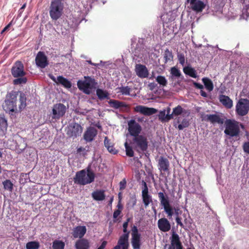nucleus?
Here are the masks:
<instances>
[{
    "label": "nucleus",
    "instance_id": "nucleus-1",
    "mask_svg": "<svg viewBox=\"0 0 249 249\" xmlns=\"http://www.w3.org/2000/svg\"><path fill=\"white\" fill-rule=\"evenodd\" d=\"M95 174L89 168L87 170L83 169L76 172L73 180L75 183L85 185L94 181Z\"/></svg>",
    "mask_w": 249,
    "mask_h": 249
},
{
    "label": "nucleus",
    "instance_id": "nucleus-2",
    "mask_svg": "<svg viewBox=\"0 0 249 249\" xmlns=\"http://www.w3.org/2000/svg\"><path fill=\"white\" fill-rule=\"evenodd\" d=\"M18 94V92L12 90L7 94L4 103L2 105L3 109L6 112L17 111V102Z\"/></svg>",
    "mask_w": 249,
    "mask_h": 249
},
{
    "label": "nucleus",
    "instance_id": "nucleus-3",
    "mask_svg": "<svg viewBox=\"0 0 249 249\" xmlns=\"http://www.w3.org/2000/svg\"><path fill=\"white\" fill-rule=\"evenodd\" d=\"M240 133L239 123L230 119L225 122L224 133L231 137L238 136Z\"/></svg>",
    "mask_w": 249,
    "mask_h": 249
},
{
    "label": "nucleus",
    "instance_id": "nucleus-4",
    "mask_svg": "<svg viewBox=\"0 0 249 249\" xmlns=\"http://www.w3.org/2000/svg\"><path fill=\"white\" fill-rule=\"evenodd\" d=\"M131 143L135 150L139 152H143L147 150L148 142L147 138L143 135L133 137Z\"/></svg>",
    "mask_w": 249,
    "mask_h": 249
},
{
    "label": "nucleus",
    "instance_id": "nucleus-5",
    "mask_svg": "<svg viewBox=\"0 0 249 249\" xmlns=\"http://www.w3.org/2000/svg\"><path fill=\"white\" fill-rule=\"evenodd\" d=\"M63 10V4L60 0H54L52 1L50 7L49 14L51 18L56 20L59 18L62 15Z\"/></svg>",
    "mask_w": 249,
    "mask_h": 249
},
{
    "label": "nucleus",
    "instance_id": "nucleus-6",
    "mask_svg": "<svg viewBox=\"0 0 249 249\" xmlns=\"http://www.w3.org/2000/svg\"><path fill=\"white\" fill-rule=\"evenodd\" d=\"M84 81H79L77 82L78 88L82 90L86 94L90 93L91 90L96 84L95 79L90 77H85Z\"/></svg>",
    "mask_w": 249,
    "mask_h": 249
},
{
    "label": "nucleus",
    "instance_id": "nucleus-7",
    "mask_svg": "<svg viewBox=\"0 0 249 249\" xmlns=\"http://www.w3.org/2000/svg\"><path fill=\"white\" fill-rule=\"evenodd\" d=\"M158 197L161 205L163 207L164 211L167 214L168 216L171 218L173 215V209L170 205L168 196L164 192H159Z\"/></svg>",
    "mask_w": 249,
    "mask_h": 249
},
{
    "label": "nucleus",
    "instance_id": "nucleus-8",
    "mask_svg": "<svg viewBox=\"0 0 249 249\" xmlns=\"http://www.w3.org/2000/svg\"><path fill=\"white\" fill-rule=\"evenodd\" d=\"M249 111V100L240 98L237 102L235 107L236 114L241 116L246 115Z\"/></svg>",
    "mask_w": 249,
    "mask_h": 249
},
{
    "label": "nucleus",
    "instance_id": "nucleus-9",
    "mask_svg": "<svg viewBox=\"0 0 249 249\" xmlns=\"http://www.w3.org/2000/svg\"><path fill=\"white\" fill-rule=\"evenodd\" d=\"M83 131V127L76 123H72L68 127L67 135L71 138H76L80 136Z\"/></svg>",
    "mask_w": 249,
    "mask_h": 249
},
{
    "label": "nucleus",
    "instance_id": "nucleus-10",
    "mask_svg": "<svg viewBox=\"0 0 249 249\" xmlns=\"http://www.w3.org/2000/svg\"><path fill=\"white\" fill-rule=\"evenodd\" d=\"M66 112V106L61 103L54 104L52 109V118L59 119L63 117Z\"/></svg>",
    "mask_w": 249,
    "mask_h": 249
},
{
    "label": "nucleus",
    "instance_id": "nucleus-11",
    "mask_svg": "<svg viewBox=\"0 0 249 249\" xmlns=\"http://www.w3.org/2000/svg\"><path fill=\"white\" fill-rule=\"evenodd\" d=\"M11 73L14 77H21L26 75L24 66L20 61H17L11 69Z\"/></svg>",
    "mask_w": 249,
    "mask_h": 249
},
{
    "label": "nucleus",
    "instance_id": "nucleus-12",
    "mask_svg": "<svg viewBox=\"0 0 249 249\" xmlns=\"http://www.w3.org/2000/svg\"><path fill=\"white\" fill-rule=\"evenodd\" d=\"M128 131L133 137L139 135L142 130L141 125L137 123L135 120H130L128 122Z\"/></svg>",
    "mask_w": 249,
    "mask_h": 249
},
{
    "label": "nucleus",
    "instance_id": "nucleus-13",
    "mask_svg": "<svg viewBox=\"0 0 249 249\" xmlns=\"http://www.w3.org/2000/svg\"><path fill=\"white\" fill-rule=\"evenodd\" d=\"M158 167L161 174L167 173L170 172V162L165 157L160 156L158 160Z\"/></svg>",
    "mask_w": 249,
    "mask_h": 249
},
{
    "label": "nucleus",
    "instance_id": "nucleus-14",
    "mask_svg": "<svg viewBox=\"0 0 249 249\" xmlns=\"http://www.w3.org/2000/svg\"><path fill=\"white\" fill-rule=\"evenodd\" d=\"M201 118L202 121L210 122L213 124L217 123L222 124L224 122V119L217 114H206L203 113L201 115Z\"/></svg>",
    "mask_w": 249,
    "mask_h": 249
},
{
    "label": "nucleus",
    "instance_id": "nucleus-15",
    "mask_svg": "<svg viewBox=\"0 0 249 249\" xmlns=\"http://www.w3.org/2000/svg\"><path fill=\"white\" fill-rule=\"evenodd\" d=\"M35 61L36 65L41 68H45L49 65L47 57L43 52H38Z\"/></svg>",
    "mask_w": 249,
    "mask_h": 249
},
{
    "label": "nucleus",
    "instance_id": "nucleus-16",
    "mask_svg": "<svg viewBox=\"0 0 249 249\" xmlns=\"http://www.w3.org/2000/svg\"><path fill=\"white\" fill-rule=\"evenodd\" d=\"M134 111L146 116L153 115L157 112V110L154 108L148 107L142 105H138L135 107L134 108Z\"/></svg>",
    "mask_w": 249,
    "mask_h": 249
},
{
    "label": "nucleus",
    "instance_id": "nucleus-17",
    "mask_svg": "<svg viewBox=\"0 0 249 249\" xmlns=\"http://www.w3.org/2000/svg\"><path fill=\"white\" fill-rule=\"evenodd\" d=\"M144 186L142 190V196L143 203L146 208L150 203L152 202V196L149 194L148 188L145 182L142 181Z\"/></svg>",
    "mask_w": 249,
    "mask_h": 249
},
{
    "label": "nucleus",
    "instance_id": "nucleus-18",
    "mask_svg": "<svg viewBox=\"0 0 249 249\" xmlns=\"http://www.w3.org/2000/svg\"><path fill=\"white\" fill-rule=\"evenodd\" d=\"M97 130L93 127H89L84 134V139L86 142H91L94 140L97 135Z\"/></svg>",
    "mask_w": 249,
    "mask_h": 249
},
{
    "label": "nucleus",
    "instance_id": "nucleus-19",
    "mask_svg": "<svg viewBox=\"0 0 249 249\" xmlns=\"http://www.w3.org/2000/svg\"><path fill=\"white\" fill-rule=\"evenodd\" d=\"M135 71L137 75L140 78H147L149 75L148 71L145 65L141 64H136Z\"/></svg>",
    "mask_w": 249,
    "mask_h": 249
},
{
    "label": "nucleus",
    "instance_id": "nucleus-20",
    "mask_svg": "<svg viewBox=\"0 0 249 249\" xmlns=\"http://www.w3.org/2000/svg\"><path fill=\"white\" fill-rule=\"evenodd\" d=\"M168 249H182V246L179 240V236L173 233L171 237V245Z\"/></svg>",
    "mask_w": 249,
    "mask_h": 249
},
{
    "label": "nucleus",
    "instance_id": "nucleus-21",
    "mask_svg": "<svg viewBox=\"0 0 249 249\" xmlns=\"http://www.w3.org/2000/svg\"><path fill=\"white\" fill-rule=\"evenodd\" d=\"M159 229L163 232H167L171 229V224L166 218H161L158 221Z\"/></svg>",
    "mask_w": 249,
    "mask_h": 249
},
{
    "label": "nucleus",
    "instance_id": "nucleus-22",
    "mask_svg": "<svg viewBox=\"0 0 249 249\" xmlns=\"http://www.w3.org/2000/svg\"><path fill=\"white\" fill-rule=\"evenodd\" d=\"M87 231V229L84 226H78L73 230L72 234L74 238H83Z\"/></svg>",
    "mask_w": 249,
    "mask_h": 249
},
{
    "label": "nucleus",
    "instance_id": "nucleus-23",
    "mask_svg": "<svg viewBox=\"0 0 249 249\" xmlns=\"http://www.w3.org/2000/svg\"><path fill=\"white\" fill-rule=\"evenodd\" d=\"M190 5L192 9L197 13L202 12L206 6L203 1L200 0L190 1Z\"/></svg>",
    "mask_w": 249,
    "mask_h": 249
},
{
    "label": "nucleus",
    "instance_id": "nucleus-24",
    "mask_svg": "<svg viewBox=\"0 0 249 249\" xmlns=\"http://www.w3.org/2000/svg\"><path fill=\"white\" fill-rule=\"evenodd\" d=\"M220 102L227 108H231L233 106L232 100L228 96L220 95L219 96Z\"/></svg>",
    "mask_w": 249,
    "mask_h": 249
},
{
    "label": "nucleus",
    "instance_id": "nucleus-25",
    "mask_svg": "<svg viewBox=\"0 0 249 249\" xmlns=\"http://www.w3.org/2000/svg\"><path fill=\"white\" fill-rule=\"evenodd\" d=\"M90 247L89 240L85 238L80 239L75 244L76 249H89Z\"/></svg>",
    "mask_w": 249,
    "mask_h": 249
},
{
    "label": "nucleus",
    "instance_id": "nucleus-26",
    "mask_svg": "<svg viewBox=\"0 0 249 249\" xmlns=\"http://www.w3.org/2000/svg\"><path fill=\"white\" fill-rule=\"evenodd\" d=\"M163 64L161 65L164 66L167 63H170L173 61V54L172 52L169 49H166L163 54Z\"/></svg>",
    "mask_w": 249,
    "mask_h": 249
},
{
    "label": "nucleus",
    "instance_id": "nucleus-27",
    "mask_svg": "<svg viewBox=\"0 0 249 249\" xmlns=\"http://www.w3.org/2000/svg\"><path fill=\"white\" fill-rule=\"evenodd\" d=\"M104 145L107 149L108 151L113 154H116L118 152L114 147V144L111 142L107 137H105L104 139Z\"/></svg>",
    "mask_w": 249,
    "mask_h": 249
},
{
    "label": "nucleus",
    "instance_id": "nucleus-28",
    "mask_svg": "<svg viewBox=\"0 0 249 249\" xmlns=\"http://www.w3.org/2000/svg\"><path fill=\"white\" fill-rule=\"evenodd\" d=\"M108 104L111 107L115 109L127 107V105L125 102L113 99L110 100L108 101Z\"/></svg>",
    "mask_w": 249,
    "mask_h": 249
},
{
    "label": "nucleus",
    "instance_id": "nucleus-29",
    "mask_svg": "<svg viewBox=\"0 0 249 249\" xmlns=\"http://www.w3.org/2000/svg\"><path fill=\"white\" fill-rule=\"evenodd\" d=\"M128 237L129 232L124 233L121 235L118 241L117 245L116 246H119L120 249L122 246H129Z\"/></svg>",
    "mask_w": 249,
    "mask_h": 249
},
{
    "label": "nucleus",
    "instance_id": "nucleus-30",
    "mask_svg": "<svg viewBox=\"0 0 249 249\" xmlns=\"http://www.w3.org/2000/svg\"><path fill=\"white\" fill-rule=\"evenodd\" d=\"M243 7L241 17L243 19H247L249 18V1L244 0Z\"/></svg>",
    "mask_w": 249,
    "mask_h": 249
},
{
    "label": "nucleus",
    "instance_id": "nucleus-31",
    "mask_svg": "<svg viewBox=\"0 0 249 249\" xmlns=\"http://www.w3.org/2000/svg\"><path fill=\"white\" fill-rule=\"evenodd\" d=\"M57 84H61L64 87L67 89H69L71 87V82L62 76L57 77Z\"/></svg>",
    "mask_w": 249,
    "mask_h": 249
},
{
    "label": "nucleus",
    "instance_id": "nucleus-32",
    "mask_svg": "<svg viewBox=\"0 0 249 249\" xmlns=\"http://www.w3.org/2000/svg\"><path fill=\"white\" fill-rule=\"evenodd\" d=\"M93 198L97 201H102L105 199V195L104 191H95L92 193Z\"/></svg>",
    "mask_w": 249,
    "mask_h": 249
},
{
    "label": "nucleus",
    "instance_id": "nucleus-33",
    "mask_svg": "<svg viewBox=\"0 0 249 249\" xmlns=\"http://www.w3.org/2000/svg\"><path fill=\"white\" fill-rule=\"evenodd\" d=\"M26 95L23 92H20L19 103L18 105L19 111H21L26 107Z\"/></svg>",
    "mask_w": 249,
    "mask_h": 249
},
{
    "label": "nucleus",
    "instance_id": "nucleus-34",
    "mask_svg": "<svg viewBox=\"0 0 249 249\" xmlns=\"http://www.w3.org/2000/svg\"><path fill=\"white\" fill-rule=\"evenodd\" d=\"M131 244L133 249H140L141 247V235L132 236Z\"/></svg>",
    "mask_w": 249,
    "mask_h": 249
},
{
    "label": "nucleus",
    "instance_id": "nucleus-35",
    "mask_svg": "<svg viewBox=\"0 0 249 249\" xmlns=\"http://www.w3.org/2000/svg\"><path fill=\"white\" fill-rule=\"evenodd\" d=\"M159 119L162 122H168L172 119V115L166 114V110H163L160 112L159 115Z\"/></svg>",
    "mask_w": 249,
    "mask_h": 249
},
{
    "label": "nucleus",
    "instance_id": "nucleus-36",
    "mask_svg": "<svg viewBox=\"0 0 249 249\" xmlns=\"http://www.w3.org/2000/svg\"><path fill=\"white\" fill-rule=\"evenodd\" d=\"M202 80L205 87V88L208 91H211L213 90V85L211 79L207 77H204L202 78Z\"/></svg>",
    "mask_w": 249,
    "mask_h": 249
},
{
    "label": "nucleus",
    "instance_id": "nucleus-37",
    "mask_svg": "<svg viewBox=\"0 0 249 249\" xmlns=\"http://www.w3.org/2000/svg\"><path fill=\"white\" fill-rule=\"evenodd\" d=\"M170 78L172 80L174 78H178L181 75L180 71L175 67L171 68L170 70Z\"/></svg>",
    "mask_w": 249,
    "mask_h": 249
},
{
    "label": "nucleus",
    "instance_id": "nucleus-38",
    "mask_svg": "<svg viewBox=\"0 0 249 249\" xmlns=\"http://www.w3.org/2000/svg\"><path fill=\"white\" fill-rule=\"evenodd\" d=\"M174 126L176 127H178V129L182 130L187 127V121L185 119H184L181 121L179 118H178L176 122L175 123Z\"/></svg>",
    "mask_w": 249,
    "mask_h": 249
},
{
    "label": "nucleus",
    "instance_id": "nucleus-39",
    "mask_svg": "<svg viewBox=\"0 0 249 249\" xmlns=\"http://www.w3.org/2000/svg\"><path fill=\"white\" fill-rule=\"evenodd\" d=\"M3 188L4 190L12 192L13 190L14 184L10 179H6L2 182Z\"/></svg>",
    "mask_w": 249,
    "mask_h": 249
},
{
    "label": "nucleus",
    "instance_id": "nucleus-40",
    "mask_svg": "<svg viewBox=\"0 0 249 249\" xmlns=\"http://www.w3.org/2000/svg\"><path fill=\"white\" fill-rule=\"evenodd\" d=\"M96 94L100 100H103L105 98L108 99L109 98L108 93L102 89H97L96 90Z\"/></svg>",
    "mask_w": 249,
    "mask_h": 249
},
{
    "label": "nucleus",
    "instance_id": "nucleus-41",
    "mask_svg": "<svg viewBox=\"0 0 249 249\" xmlns=\"http://www.w3.org/2000/svg\"><path fill=\"white\" fill-rule=\"evenodd\" d=\"M65 243L62 241L55 240L53 242V249H64Z\"/></svg>",
    "mask_w": 249,
    "mask_h": 249
},
{
    "label": "nucleus",
    "instance_id": "nucleus-42",
    "mask_svg": "<svg viewBox=\"0 0 249 249\" xmlns=\"http://www.w3.org/2000/svg\"><path fill=\"white\" fill-rule=\"evenodd\" d=\"M16 79H15L13 83L15 85H19L21 84H25L27 83V79L25 76H22L21 77H16Z\"/></svg>",
    "mask_w": 249,
    "mask_h": 249
},
{
    "label": "nucleus",
    "instance_id": "nucleus-43",
    "mask_svg": "<svg viewBox=\"0 0 249 249\" xmlns=\"http://www.w3.org/2000/svg\"><path fill=\"white\" fill-rule=\"evenodd\" d=\"M39 243L38 241H30L26 245V249H38L39 248Z\"/></svg>",
    "mask_w": 249,
    "mask_h": 249
},
{
    "label": "nucleus",
    "instance_id": "nucleus-44",
    "mask_svg": "<svg viewBox=\"0 0 249 249\" xmlns=\"http://www.w3.org/2000/svg\"><path fill=\"white\" fill-rule=\"evenodd\" d=\"M183 112V108L180 106L178 105L173 108V112L170 115H172V119H173L174 116H178L181 115Z\"/></svg>",
    "mask_w": 249,
    "mask_h": 249
},
{
    "label": "nucleus",
    "instance_id": "nucleus-45",
    "mask_svg": "<svg viewBox=\"0 0 249 249\" xmlns=\"http://www.w3.org/2000/svg\"><path fill=\"white\" fill-rule=\"evenodd\" d=\"M118 89L119 90V92H120L123 95H130V93L131 90V88L128 86H121L118 87Z\"/></svg>",
    "mask_w": 249,
    "mask_h": 249
},
{
    "label": "nucleus",
    "instance_id": "nucleus-46",
    "mask_svg": "<svg viewBox=\"0 0 249 249\" xmlns=\"http://www.w3.org/2000/svg\"><path fill=\"white\" fill-rule=\"evenodd\" d=\"M156 81L162 87H165L167 84V81L163 76H158L156 78Z\"/></svg>",
    "mask_w": 249,
    "mask_h": 249
},
{
    "label": "nucleus",
    "instance_id": "nucleus-47",
    "mask_svg": "<svg viewBox=\"0 0 249 249\" xmlns=\"http://www.w3.org/2000/svg\"><path fill=\"white\" fill-rule=\"evenodd\" d=\"M124 147L125 148L126 154L127 156L132 157L134 156V152L132 148L129 145L127 142L124 143Z\"/></svg>",
    "mask_w": 249,
    "mask_h": 249
},
{
    "label": "nucleus",
    "instance_id": "nucleus-48",
    "mask_svg": "<svg viewBox=\"0 0 249 249\" xmlns=\"http://www.w3.org/2000/svg\"><path fill=\"white\" fill-rule=\"evenodd\" d=\"M188 75L193 77V78H196L198 76L197 74L196 71L191 67L188 64Z\"/></svg>",
    "mask_w": 249,
    "mask_h": 249
},
{
    "label": "nucleus",
    "instance_id": "nucleus-49",
    "mask_svg": "<svg viewBox=\"0 0 249 249\" xmlns=\"http://www.w3.org/2000/svg\"><path fill=\"white\" fill-rule=\"evenodd\" d=\"M178 58L179 63L183 65L185 63V57L183 54L178 53Z\"/></svg>",
    "mask_w": 249,
    "mask_h": 249
},
{
    "label": "nucleus",
    "instance_id": "nucleus-50",
    "mask_svg": "<svg viewBox=\"0 0 249 249\" xmlns=\"http://www.w3.org/2000/svg\"><path fill=\"white\" fill-rule=\"evenodd\" d=\"M77 153L85 156L87 154L86 148L83 147H80L77 149Z\"/></svg>",
    "mask_w": 249,
    "mask_h": 249
},
{
    "label": "nucleus",
    "instance_id": "nucleus-51",
    "mask_svg": "<svg viewBox=\"0 0 249 249\" xmlns=\"http://www.w3.org/2000/svg\"><path fill=\"white\" fill-rule=\"evenodd\" d=\"M243 149L245 153L249 154V142H246L243 143Z\"/></svg>",
    "mask_w": 249,
    "mask_h": 249
},
{
    "label": "nucleus",
    "instance_id": "nucleus-52",
    "mask_svg": "<svg viewBox=\"0 0 249 249\" xmlns=\"http://www.w3.org/2000/svg\"><path fill=\"white\" fill-rule=\"evenodd\" d=\"M131 235L132 237L141 235L140 233H139L137 227L135 226H134L132 228Z\"/></svg>",
    "mask_w": 249,
    "mask_h": 249
},
{
    "label": "nucleus",
    "instance_id": "nucleus-53",
    "mask_svg": "<svg viewBox=\"0 0 249 249\" xmlns=\"http://www.w3.org/2000/svg\"><path fill=\"white\" fill-rule=\"evenodd\" d=\"M126 181L125 179H123L119 183V187L120 190H123L125 189L126 187Z\"/></svg>",
    "mask_w": 249,
    "mask_h": 249
},
{
    "label": "nucleus",
    "instance_id": "nucleus-54",
    "mask_svg": "<svg viewBox=\"0 0 249 249\" xmlns=\"http://www.w3.org/2000/svg\"><path fill=\"white\" fill-rule=\"evenodd\" d=\"M249 94L248 89L247 88H244L240 92V96L247 97L249 95Z\"/></svg>",
    "mask_w": 249,
    "mask_h": 249
},
{
    "label": "nucleus",
    "instance_id": "nucleus-55",
    "mask_svg": "<svg viewBox=\"0 0 249 249\" xmlns=\"http://www.w3.org/2000/svg\"><path fill=\"white\" fill-rule=\"evenodd\" d=\"M122 211L120 210H116L114 211L113 217L114 218H117L118 216L121 214Z\"/></svg>",
    "mask_w": 249,
    "mask_h": 249
},
{
    "label": "nucleus",
    "instance_id": "nucleus-56",
    "mask_svg": "<svg viewBox=\"0 0 249 249\" xmlns=\"http://www.w3.org/2000/svg\"><path fill=\"white\" fill-rule=\"evenodd\" d=\"M193 84L195 87L198 89H203V86L199 83H196V82H194Z\"/></svg>",
    "mask_w": 249,
    "mask_h": 249
},
{
    "label": "nucleus",
    "instance_id": "nucleus-57",
    "mask_svg": "<svg viewBox=\"0 0 249 249\" xmlns=\"http://www.w3.org/2000/svg\"><path fill=\"white\" fill-rule=\"evenodd\" d=\"M176 221L178 225H179L181 226H183V224L181 222V218L179 217V216H177L176 218Z\"/></svg>",
    "mask_w": 249,
    "mask_h": 249
},
{
    "label": "nucleus",
    "instance_id": "nucleus-58",
    "mask_svg": "<svg viewBox=\"0 0 249 249\" xmlns=\"http://www.w3.org/2000/svg\"><path fill=\"white\" fill-rule=\"evenodd\" d=\"M107 244L106 241H104L101 245L97 248V249H104Z\"/></svg>",
    "mask_w": 249,
    "mask_h": 249
},
{
    "label": "nucleus",
    "instance_id": "nucleus-59",
    "mask_svg": "<svg viewBox=\"0 0 249 249\" xmlns=\"http://www.w3.org/2000/svg\"><path fill=\"white\" fill-rule=\"evenodd\" d=\"M12 24V22H10L7 26H6L2 30L1 34H2L4 32L7 31Z\"/></svg>",
    "mask_w": 249,
    "mask_h": 249
},
{
    "label": "nucleus",
    "instance_id": "nucleus-60",
    "mask_svg": "<svg viewBox=\"0 0 249 249\" xmlns=\"http://www.w3.org/2000/svg\"><path fill=\"white\" fill-rule=\"evenodd\" d=\"M200 94L202 97H207L208 96L207 93L202 89H201Z\"/></svg>",
    "mask_w": 249,
    "mask_h": 249
},
{
    "label": "nucleus",
    "instance_id": "nucleus-61",
    "mask_svg": "<svg viewBox=\"0 0 249 249\" xmlns=\"http://www.w3.org/2000/svg\"><path fill=\"white\" fill-rule=\"evenodd\" d=\"M129 221V218H127L126 221L124 222L123 224V228H127Z\"/></svg>",
    "mask_w": 249,
    "mask_h": 249
},
{
    "label": "nucleus",
    "instance_id": "nucleus-62",
    "mask_svg": "<svg viewBox=\"0 0 249 249\" xmlns=\"http://www.w3.org/2000/svg\"><path fill=\"white\" fill-rule=\"evenodd\" d=\"M117 207L118 208L117 210H120L122 211L123 208V206L121 204L120 201H119V203H118Z\"/></svg>",
    "mask_w": 249,
    "mask_h": 249
},
{
    "label": "nucleus",
    "instance_id": "nucleus-63",
    "mask_svg": "<svg viewBox=\"0 0 249 249\" xmlns=\"http://www.w3.org/2000/svg\"><path fill=\"white\" fill-rule=\"evenodd\" d=\"M0 122H1L3 124H4L5 126L7 125V122L4 119L1 118L0 119Z\"/></svg>",
    "mask_w": 249,
    "mask_h": 249
},
{
    "label": "nucleus",
    "instance_id": "nucleus-64",
    "mask_svg": "<svg viewBox=\"0 0 249 249\" xmlns=\"http://www.w3.org/2000/svg\"><path fill=\"white\" fill-rule=\"evenodd\" d=\"M49 77L50 78L53 80L54 82H55L57 84V79H55L54 76L52 75H50Z\"/></svg>",
    "mask_w": 249,
    "mask_h": 249
}]
</instances>
